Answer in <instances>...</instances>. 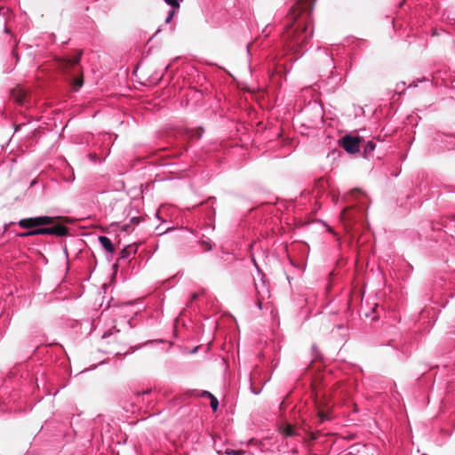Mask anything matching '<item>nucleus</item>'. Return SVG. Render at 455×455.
<instances>
[{
    "instance_id": "6",
    "label": "nucleus",
    "mask_w": 455,
    "mask_h": 455,
    "mask_svg": "<svg viewBox=\"0 0 455 455\" xmlns=\"http://www.w3.org/2000/svg\"><path fill=\"white\" fill-rule=\"evenodd\" d=\"M10 96L17 104L20 106H26L28 103V93L21 87L12 89L10 92Z\"/></svg>"
},
{
    "instance_id": "21",
    "label": "nucleus",
    "mask_w": 455,
    "mask_h": 455,
    "mask_svg": "<svg viewBox=\"0 0 455 455\" xmlns=\"http://www.w3.org/2000/svg\"><path fill=\"white\" fill-rule=\"evenodd\" d=\"M252 262H253V264H254L255 267L257 268L258 272H259L260 275H262V272L260 271V269H259V266H258V264H257V262H256V259H255L253 257H252Z\"/></svg>"
},
{
    "instance_id": "17",
    "label": "nucleus",
    "mask_w": 455,
    "mask_h": 455,
    "mask_svg": "<svg viewBox=\"0 0 455 455\" xmlns=\"http://www.w3.org/2000/svg\"><path fill=\"white\" fill-rule=\"evenodd\" d=\"M175 9L173 8V10L170 11L166 19H165V23H169L171 22V20H172L174 14H175Z\"/></svg>"
},
{
    "instance_id": "10",
    "label": "nucleus",
    "mask_w": 455,
    "mask_h": 455,
    "mask_svg": "<svg viewBox=\"0 0 455 455\" xmlns=\"http://www.w3.org/2000/svg\"><path fill=\"white\" fill-rule=\"evenodd\" d=\"M84 81L82 76L72 78V86L75 91L79 90L83 86Z\"/></svg>"
},
{
    "instance_id": "19",
    "label": "nucleus",
    "mask_w": 455,
    "mask_h": 455,
    "mask_svg": "<svg viewBox=\"0 0 455 455\" xmlns=\"http://www.w3.org/2000/svg\"><path fill=\"white\" fill-rule=\"evenodd\" d=\"M318 417L321 422H323L328 419V415L323 411H319Z\"/></svg>"
},
{
    "instance_id": "2",
    "label": "nucleus",
    "mask_w": 455,
    "mask_h": 455,
    "mask_svg": "<svg viewBox=\"0 0 455 455\" xmlns=\"http://www.w3.org/2000/svg\"><path fill=\"white\" fill-rule=\"evenodd\" d=\"M68 233L67 228L64 226L58 225L52 228H39L34 230H30L25 233H21L19 235L21 237H27L31 235H54L58 236H64Z\"/></svg>"
},
{
    "instance_id": "11",
    "label": "nucleus",
    "mask_w": 455,
    "mask_h": 455,
    "mask_svg": "<svg viewBox=\"0 0 455 455\" xmlns=\"http://www.w3.org/2000/svg\"><path fill=\"white\" fill-rule=\"evenodd\" d=\"M282 431H283V435H285L286 436H292L296 434L293 427L289 424L285 425L283 427Z\"/></svg>"
},
{
    "instance_id": "1",
    "label": "nucleus",
    "mask_w": 455,
    "mask_h": 455,
    "mask_svg": "<svg viewBox=\"0 0 455 455\" xmlns=\"http://www.w3.org/2000/svg\"><path fill=\"white\" fill-rule=\"evenodd\" d=\"M309 0H300L293 5L288 14L285 30L282 36L288 51L296 54H302L303 48L309 42L312 36L310 25Z\"/></svg>"
},
{
    "instance_id": "4",
    "label": "nucleus",
    "mask_w": 455,
    "mask_h": 455,
    "mask_svg": "<svg viewBox=\"0 0 455 455\" xmlns=\"http://www.w3.org/2000/svg\"><path fill=\"white\" fill-rule=\"evenodd\" d=\"M81 53L78 52L73 57H61L57 60L58 68L64 73H68V69L75 67L80 61Z\"/></svg>"
},
{
    "instance_id": "25",
    "label": "nucleus",
    "mask_w": 455,
    "mask_h": 455,
    "mask_svg": "<svg viewBox=\"0 0 455 455\" xmlns=\"http://www.w3.org/2000/svg\"><path fill=\"white\" fill-rule=\"evenodd\" d=\"M250 47H251V44H248V45H247V50H248V52L250 51Z\"/></svg>"
},
{
    "instance_id": "23",
    "label": "nucleus",
    "mask_w": 455,
    "mask_h": 455,
    "mask_svg": "<svg viewBox=\"0 0 455 455\" xmlns=\"http://www.w3.org/2000/svg\"><path fill=\"white\" fill-rule=\"evenodd\" d=\"M109 335H110V333H108V332H105V333H104V335H103L102 337H103V338H107V337H108Z\"/></svg>"
},
{
    "instance_id": "16",
    "label": "nucleus",
    "mask_w": 455,
    "mask_h": 455,
    "mask_svg": "<svg viewBox=\"0 0 455 455\" xmlns=\"http://www.w3.org/2000/svg\"><path fill=\"white\" fill-rule=\"evenodd\" d=\"M375 149V144L372 141H368L365 147V152L371 153Z\"/></svg>"
},
{
    "instance_id": "15",
    "label": "nucleus",
    "mask_w": 455,
    "mask_h": 455,
    "mask_svg": "<svg viewBox=\"0 0 455 455\" xmlns=\"http://www.w3.org/2000/svg\"><path fill=\"white\" fill-rule=\"evenodd\" d=\"M211 400V407L212 409L216 411L218 410V407H219V401L217 400V398L213 395L212 398H210Z\"/></svg>"
},
{
    "instance_id": "20",
    "label": "nucleus",
    "mask_w": 455,
    "mask_h": 455,
    "mask_svg": "<svg viewBox=\"0 0 455 455\" xmlns=\"http://www.w3.org/2000/svg\"><path fill=\"white\" fill-rule=\"evenodd\" d=\"M201 396L203 397H207V398H212L213 396L212 394H211L210 392L208 391H202L201 394H200Z\"/></svg>"
},
{
    "instance_id": "5",
    "label": "nucleus",
    "mask_w": 455,
    "mask_h": 455,
    "mask_svg": "<svg viewBox=\"0 0 455 455\" xmlns=\"http://www.w3.org/2000/svg\"><path fill=\"white\" fill-rule=\"evenodd\" d=\"M360 139L358 137H352L346 135L341 141L342 148L350 154H355L359 151Z\"/></svg>"
},
{
    "instance_id": "7",
    "label": "nucleus",
    "mask_w": 455,
    "mask_h": 455,
    "mask_svg": "<svg viewBox=\"0 0 455 455\" xmlns=\"http://www.w3.org/2000/svg\"><path fill=\"white\" fill-rule=\"evenodd\" d=\"M255 289H256V292H257V295H258V306H259V308H261L262 300L265 298H268L269 297V291L267 288L264 280H261V283L260 284L255 283Z\"/></svg>"
},
{
    "instance_id": "14",
    "label": "nucleus",
    "mask_w": 455,
    "mask_h": 455,
    "mask_svg": "<svg viewBox=\"0 0 455 455\" xmlns=\"http://www.w3.org/2000/svg\"><path fill=\"white\" fill-rule=\"evenodd\" d=\"M361 196H363V193H362L360 190L355 189V190L351 191V192H350V194H349V196H347L346 197V201H347V202H348V200H349L348 198H349V197H355V198H358V197H360Z\"/></svg>"
},
{
    "instance_id": "3",
    "label": "nucleus",
    "mask_w": 455,
    "mask_h": 455,
    "mask_svg": "<svg viewBox=\"0 0 455 455\" xmlns=\"http://www.w3.org/2000/svg\"><path fill=\"white\" fill-rule=\"evenodd\" d=\"M55 218L50 216H38L34 218H26L19 220L18 225L22 228H31L35 227L46 226L54 223Z\"/></svg>"
},
{
    "instance_id": "18",
    "label": "nucleus",
    "mask_w": 455,
    "mask_h": 455,
    "mask_svg": "<svg viewBox=\"0 0 455 455\" xmlns=\"http://www.w3.org/2000/svg\"><path fill=\"white\" fill-rule=\"evenodd\" d=\"M202 247H203L205 251H210V250H212V244H211V242H210V241H203V242H202Z\"/></svg>"
},
{
    "instance_id": "13",
    "label": "nucleus",
    "mask_w": 455,
    "mask_h": 455,
    "mask_svg": "<svg viewBox=\"0 0 455 455\" xmlns=\"http://www.w3.org/2000/svg\"><path fill=\"white\" fill-rule=\"evenodd\" d=\"M225 454L226 455H243L244 453L243 451H241V450H232V449H226L225 450Z\"/></svg>"
},
{
    "instance_id": "9",
    "label": "nucleus",
    "mask_w": 455,
    "mask_h": 455,
    "mask_svg": "<svg viewBox=\"0 0 455 455\" xmlns=\"http://www.w3.org/2000/svg\"><path fill=\"white\" fill-rule=\"evenodd\" d=\"M99 241L101 246L109 253H113L115 251V247L111 242V240L107 236H100Z\"/></svg>"
},
{
    "instance_id": "22",
    "label": "nucleus",
    "mask_w": 455,
    "mask_h": 455,
    "mask_svg": "<svg viewBox=\"0 0 455 455\" xmlns=\"http://www.w3.org/2000/svg\"><path fill=\"white\" fill-rule=\"evenodd\" d=\"M198 298V293L195 292L191 295V299L190 301H194L195 299H196Z\"/></svg>"
},
{
    "instance_id": "8",
    "label": "nucleus",
    "mask_w": 455,
    "mask_h": 455,
    "mask_svg": "<svg viewBox=\"0 0 455 455\" xmlns=\"http://www.w3.org/2000/svg\"><path fill=\"white\" fill-rule=\"evenodd\" d=\"M355 211V206H348L342 210L340 212V220L344 223L345 228L348 229V226L354 220L355 217L352 212Z\"/></svg>"
},
{
    "instance_id": "24",
    "label": "nucleus",
    "mask_w": 455,
    "mask_h": 455,
    "mask_svg": "<svg viewBox=\"0 0 455 455\" xmlns=\"http://www.w3.org/2000/svg\"><path fill=\"white\" fill-rule=\"evenodd\" d=\"M201 135H202V132H201V131H198V132H197V137H198V138H200V137H201Z\"/></svg>"
},
{
    "instance_id": "12",
    "label": "nucleus",
    "mask_w": 455,
    "mask_h": 455,
    "mask_svg": "<svg viewBox=\"0 0 455 455\" xmlns=\"http://www.w3.org/2000/svg\"><path fill=\"white\" fill-rule=\"evenodd\" d=\"M167 4L174 9H179L182 0H164Z\"/></svg>"
}]
</instances>
